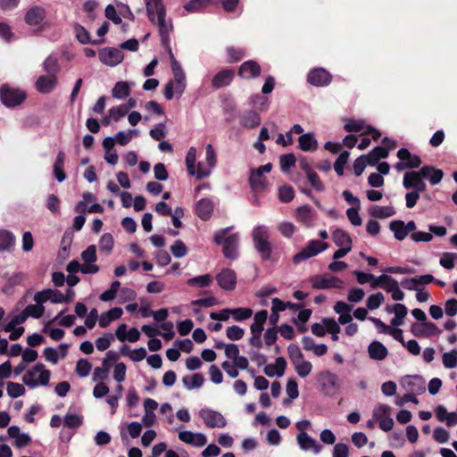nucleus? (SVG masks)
<instances>
[{
	"label": "nucleus",
	"instance_id": "3c124183",
	"mask_svg": "<svg viewBox=\"0 0 457 457\" xmlns=\"http://www.w3.org/2000/svg\"><path fill=\"white\" fill-rule=\"evenodd\" d=\"M392 281H395V279L386 274H382L377 278L374 276V278L370 283V287L373 289L378 287L385 289V287L392 285Z\"/></svg>",
	"mask_w": 457,
	"mask_h": 457
},
{
	"label": "nucleus",
	"instance_id": "72a5a7b5",
	"mask_svg": "<svg viewBox=\"0 0 457 457\" xmlns=\"http://www.w3.org/2000/svg\"><path fill=\"white\" fill-rule=\"evenodd\" d=\"M389 229L394 233L395 238L398 241H403L409 234L405 223L400 220H392L389 224Z\"/></svg>",
	"mask_w": 457,
	"mask_h": 457
},
{
	"label": "nucleus",
	"instance_id": "338daca9",
	"mask_svg": "<svg viewBox=\"0 0 457 457\" xmlns=\"http://www.w3.org/2000/svg\"><path fill=\"white\" fill-rule=\"evenodd\" d=\"M348 158H349V153L347 151H344L339 154L337 161L335 162L334 169H335V171L339 176H342L344 174V167H345V163L347 162Z\"/></svg>",
	"mask_w": 457,
	"mask_h": 457
},
{
	"label": "nucleus",
	"instance_id": "9b49d317",
	"mask_svg": "<svg viewBox=\"0 0 457 457\" xmlns=\"http://www.w3.org/2000/svg\"><path fill=\"white\" fill-rule=\"evenodd\" d=\"M199 416L209 428H224L227 425L224 416L217 411L202 409Z\"/></svg>",
	"mask_w": 457,
	"mask_h": 457
},
{
	"label": "nucleus",
	"instance_id": "09e8293b",
	"mask_svg": "<svg viewBox=\"0 0 457 457\" xmlns=\"http://www.w3.org/2000/svg\"><path fill=\"white\" fill-rule=\"evenodd\" d=\"M120 283L118 280L113 281L111 284L110 288L105 290L104 292H103L100 295V296H99L100 300L103 302H109V301L113 300L117 295L118 290L120 289Z\"/></svg>",
	"mask_w": 457,
	"mask_h": 457
},
{
	"label": "nucleus",
	"instance_id": "774afa93",
	"mask_svg": "<svg viewBox=\"0 0 457 457\" xmlns=\"http://www.w3.org/2000/svg\"><path fill=\"white\" fill-rule=\"evenodd\" d=\"M332 457H349L348 445L343 443L336 444L333 448Z\"/></svg>",
	"mask_w": 457,
	"mask_h": 457
},
{
	"label": "nucleus",
	"instance_id": "5701e85b",
	"mask_svg": "<svg viewBox=\"0 0 457 457\" xmlns=\"http://www.w3.org/2000/svg\"><path fill=\"white\" fill-rule=\"evenodd\" d=\"M318 145L312 132L302 134L298 138V147L303 152H314L318 149Z\"/></svg>",
	"mask_w": 457,
	"mask_h": 457
},
{
	"label": "nucleus",
	"instance_id": "39448f33",
	"mask_svg": "<svg viewBox=\"0 0 457 457\" xmlns=\"http://www.w3.org/2000/svg\"><path fill=\"white\" fill-rule=\"evenodd\" d=\"M154 24L157 25L159 35L161 37L162 46L165 48L169 57H174V54L171 51V47L170 45V34L173 30V25L170 19H166V12L164 14H160L155 17V22Z\"/></svg>",
	"mask_w": 457,
	"mask_h": 457
},
{
	"label": "nucleus",
	"instance_id": "1a4fd4ad",
	"mask_svg": "<svg viewBox=\"0 0 457 457\" xmlns=\"http://www.w3.org/2000/svg\"><path fill=\"white\" fill-rule=\"evenodd\" d=\"M312 287L314 289L342 288L344 282L337 277L329 275H316L311 278Z\"/></svg>",
	"mask_w": 457,
	"mask_h": 457
},
{
	"label": "nucleus",
	"instance_id": "e2e57ef3",
	"mask_svg": "<svg viewBox=\"0 0 457 457\" xmlns=\"http://www.w3.org/2000/svg\"><path fill=\"white\" fill-rule=\"evenodd\" d=\"M391 412V407L387 404L379 403L373 410V417L380 420L386 417H389Z\"/></svg>",
	"mask_w": 457,
	"mask_h": 457
},
{
	"label": "nucleus",
	"instance_id": "69168bd1",
	"mask_svg": "<svg viewBox=\"0 0 457 457\" xmlns=\"http://www.w3.org/2000/svg\"><path fill=\"white\" fill-rule=\"evenodd\" d=\"M205 162L211 170H212L217 164L216 152L211 144H208L205 146Z\"/></svg>",
	"mask_w": 457,
	"mask_h": 457
},
{
	"label": "nucleus",
	"instance_id": "7c9ffc66",
	"mask_svg": "<svg viewBox=\"0 0 457 457\" xmlns=\"http://www.w3.org/2000/svg\"><path fill=\"white\" fill-rule=\"evenodd\" d=\"M420 173L424 179H429L431 185L438 184L444 176L441 170L436 169L433 166H423L420 169Z\"/></svg>",
	"mask_w": 457,
	"mask_h": 457
},
{
	"label": "nucleus",
	"instance_id": "8fccbe9b",
	"mask_svg": "<svg viewBox=\"0 0 457 457\" xmlns=\"http://www.w3.org/2000/svg\"><path fill=\"white\" fill-rule=\"evenodd\" d=\"M6 391L11 398H18L25 394V387L16 382H8Z\"/></svg>",
	"mask_w": 457,
	"mask_h": 457
},
{
	"label": "nucleus",
	"instance_id": "e433bc0d",
	"mask_svg": "<svg viewBox=\"0 0 457 457\" xmlns=\"http://www.w3.org/2000/svg\"><path fill=\"white\" fill-rule=\"evenodd\" d=\"M249 183L252 190L255 192L263 191L266 187V182L262 175L253 170L251 171Z\"/></svg>",
	"mask_w": 457,
	"mask_h": 457
},
{
	"label": "nucleus",
	"instance_id": "aec40b11",
	"mask_svg": "<svg viewBox=\"0 0 457 457\" xmlns=\"http://www.w3.org/2000/svg\"><path fill=\"white\" fill-rule=\"evenodd\" d=\"M260 72V65L253 60L245 62L238 70V75L245 79L256 78L259 76Z\"/></svg>",
	"mask_w": 457,
	"mask_h": 457
},
{
	"label": "nucleus",
	"instance_id": "bf43d9fd",
	"mask_svg": "<svg viewBox=\"0 0 457 457\" xmlns=\"http://www.w3.org/2000/svg\"><path fill=\"white\" fill-rule=\"evenodd\" d=\"M443 364L447 369H453L457 367V351L445 353L443 354Z\"/></svg>",
	"mask_w": 457,
	"mask_h": 457
},
{
	"label": "nucleus",
	"instance_id": "6e6552de",
	"mask_svg": "<svg viewBox=\"0 0 457 457\" xmlns=\"http://www.w3.org/2000/svg\"><path fill=\"white\" fill-rule=\"evenodd\" d=\"M318 380L327 395H333L340 388L338 376L329 370L320 372Z\"/></svg>",
	"mask_w": 457,
	"mask_h": 457
},
{
	"label": "nucleus",
	"instance_id": "4c0bfd02",
	"mask_svg": "<svg viewBox=\"0 0 457 457\" xmlns=\"http://www.w3.org/2000/svg\"><path fill=\"white\" fill-rule=\"evenodd\" d=\"M14 243L15 238L12 232L5 229L0 230V252L11 250Z\"/></svg>",
	"mask_w": 457,
	"mask_h": 457
},
{
	"label": "nucleus",
	"instance_id": "4be33fe9",
	"mask_svg": "<svg viewBox=\"0 0 457 457\" xmlns=\"http://www.w3.org/2000/svg\"><path fill=\"white\" fill-rule=\"evenodd\" d=\"M46 18V11L43 7L34 6L29 8L24 17L25 22L29 26L39 25Z\"/></svg>",
	"mask_w": 457,
	"mask_h": 457
},
{
	"label": "nucleus",
	"instance_id": "a18cd8bd",
	"mask_svg": "<svg viewBox=\"0 0 457 457\" xmlns=\"http://www.w3.org/2000/svg\"><path fill=\"white\" fill-rule=\"evenodd\" d=\"M114 245L113 237L110 233H104L99 240V249L105 254L111 253Z\"/></svg>",
	"mask_w": 457,
	"mask_h": 457
},
{
	"label": "nucleus",
	"instance_id": "9d476101",
	"mask_svg": "<svg viewBox=\"0 0 457 457\" xmlns=\"http://www.w3.org/2000/svg\"><path fill=\"white\" fill-rule=\"evenodd\" d=\"M422 178L420 170L419 171H408L403 176V186L405 189H412L422 193L427 188Z\"/></svg>",
	"mask_w": 457,
	"mask_h": 457
},
{
	"label": "nucleus",
	"instance_id": "13d9d810",
	"mask_svg": "<svg viewBox=\"0 0 457 457\" xmlns=\"http://www.w3.org/2000/svg\"><path fill=\"white\" fill-rule=\"evenodd\" d=\"M385 290L391 294L392 299L395 301H402L404 297V293L400 289L396 280L392 281V285L385 287Z\"/></svg>",
	"mask_w": 457,
	"mask_h": 457
},
{
	"label": "nucleus",
	"instance_id": "6ab92c4d",
	"mask_svg": "<svg viewBox=\"0 0 457 457\" xmlns=\"http://www.w3.org/2000/svg\"><path fill=\"white\" fill-rule=\"evenodd\" d=\"M426 382L420 376H410L404 380V386L408 392L413 395H421L426 390Z\"/></svg>",
	"mask_w": 457,
	"mask_h": 457
},
{
	"label": "nucleus",
	"instance_id": "dca6fc26",
	"mask_svg": "<svg viewBox=\"0 0 457 457\" xmlns=\"http://www.w3.org/2000/svg\"><path fill=\"white\" fill-rule=\"evenodd\" d=\"M219 286L224 290H232L237 284V276L234 270L229 269L222 270L216 277Z\"/></svg>",
	"mask_w": 457,
	"mask_h": 457
},
{
	"label": "nucleus",
	"instance_id": "7ed1b4c3",
	"mask_svg": "<svg viewBox=\"0 0 457 457\" xmlns=\"http://www.w3.org/2000/svg\"><path fill=\"white\" fill-rule=\"evenodd\" d=\"M233 227H227L215 232L214 242L217 245H222V252L226 258L236 259L237 257V246L239 242V237L237 234H229L228 232L231 230Z\"/></svg>",
	"mask_w": 457,
	"mask_h": 457
},
{
	"label": "nucleus",
	"instance_id": "6e6d98bb",
	"mask_svg": "<svg viewBox=\"0 0 457 457\" xmlns=\"http://www.w3.org/2000/svg\"><path fill=\"white\" fill-rule=\"evenodd\" d=\"M170 252L175 258H182L187 253L186 245L180 239H178L170 246Z\"/></svg>",
	"mask_w": 457,
	"mask_h": 457
},
{
	"label": "nucleus",
	"instance_id": "473e14b6",
	"mask_svg": "<svg viewBox=\"0 0 457 457\" xmlns=\"http://www.w3.org/2000/svg\"><path fill=\"white\" fill-rule=\"evenodd\" d=\"M369 213L376 219H386L394 216L395 210L393 206L373 205L369 209Z\"/></svg>",
	"mask_w": 457,
	"mask_h": 457
},
{
	"label": "nucleus",
	"instance_id": "0eeeda50",
	"mask_svg": "<svg viewBox=\"0 0 457 457\" xmlns=\"http://www.w3.org/2000/svg\"><path fill=\"white\" fill-rule=\"evenodd\" d=\"M328 247L326 243H322L319 240H311L307 245L302 249L299 253L294 255L293 262L297 264L309 258L314 257L325 251Z\"/></svg>",
	"mask_w": 457,
	"mask_h": 457
},
{
	"label": "nucleus",
	"instance_id": "c756f323",
	"mask_svg": "<svg viewBox=\"0 0 457 457\" xmlns=\"http://www.w3.org/2000/svg\"><path fill=\"white\" fill-rule=\"evenodd\" d=\"M123 314V311L120 307H113L108 312H104L99 317V326L101 328H106L110 323L115 320H118Z\"/></svg>",
	"mask_w": 457,
	"mask_h": 457
},
{
	"label": "nucleus",
	"instance_id": "79ce46f5",
	"mask_svg": "<svg viewBox=\"0 0 457 457\" xmlns=\"http://www.w3.org/2000/svg\"><path fill=\"white\" fill-rule=\"evenodd\" d=\"M253 315V310L247 307H239L231 309V318L237 322H242L250 319Z\"/></svg>",
	"mask_w": 457,
	"mask_h": 457
},
{
	"label": "nucleus",
	"instance_id": "b1692460",
	"mask_svg": "<svg viewBox=\"0 0 457 457\" xmlns=\"http://www.w3.org/2000/svg\"><path fill=\"white\" fill-rule=\"evenodd\" d=\"M296 219L306 227H312L315 220V212L309 205H303L296 210Z\"/></svg>",
	"mask_w": 457,
	"mask_h": 457
},
{
	"label": "nucleus",
	"instance_id": "cd10ccee",
	"mask_svg": "<svg viewBox=\"0 0 457 457\" xmlns=\"http://www.w3.org/2000/svg\"><path fill=\"white\" fill-rule=\"evenodd\" d=\"M396 155L401 161H405L409 169L419 168L421 164L420 156L412 154L406 148L399 149Z\"/></svg>",
	"mask_w": 457,
	"mask_h": 457
},
{
	"label": "nucleus",
	"instance_id": "052dcab7",
	"mask_svg": "<svg viewBox=\"0 0 457 457\" xmlns=\"http://www.w3.org/2000/svg\"><path fill=\"white\" fill-rule=\"evenodd\" d=\"M245 335V330L239 326L233 325L226 329V336L229 340L236 341L241 339Z\"/></svg>",
	"mask_w": 457,
	"mask_h": 457
},
{
	"label": "nucleus",
	"instance_id": "a211bd4d",
	"mask_svg": "<svg viewBox=\"0 0 457 457\" xmlns=\"http://www.w3.org/2000/svg\"><path fill=\"white\" fill-rule=\"evenodd\" d=\"M235 76V72L232 69H224L219 71L212 80V86L215 89H219L228 86Z\"/></svg>",
	"mask_w": 457,
	"mask_h": 457
},
{
	"label": "nucleus",
	"instance_id": "37998d69",
	"mask_svg": "<svg viewBox=\"0 0 457 457\" xmlns=\"http://www.w3.org/2000/svg\"><path fill=\"white\" fill-rule=\"evenodd\" d=\"M130 93L129 84L125 81H119L115 84L112 90V95L114 98L123 99Z\"/></svg>",
	"mask_w": 457,
	"mask_h": 457
},
{
	"label": "nucleus",
	"instance_id": "412c9836",
	"mask_svg": "<svg viewBox=\"0 0 457 457\" xmlns=\"http://www.w3.org/2000/svg\"><path fill=\"white\" fill-rule=\"evenodd\" d=\"M146 12L149 20L155 22V17L166 12L162 0H145Z\"/></svg>",
	"mask_w": 457,
	"mask_h": 457
},
{
	"label": "nucleus",
	"instance_id": "2f4dec72",
	"mask_svg": "<svg viewBox=\"0 0 457 457\" xmlns=\"http://www.w3.org/2000/svg\"><path fill=\"white\" fill-rule=\"evenodd\" d=\"M267 320L268 312L266 310L257 312L254 314L253 322L250 326L251 334H262Z\"/></svg>",
	"mask_w": 457,
	"mask_h": 457
},
{
	"label": "nucleus",
	"instance_id": "f3484780",
	"mask_svg": "<svg viewBox=\"0 0 457 457\" xmlns=\"http://www.w3.org/2000/svg\"><path fill=\"white\" fill-rule=\"evenodd\" d=\"M57 85V78L54 75H42L35 82L36 89L41 94L51 93Z\"/></svg>",
	"mask_w": 457,
	"mask_h": 457
},
{
	"label": "nucleus",
	"instance_id": "4d7b16f0",
	"mask_svg": "<svg viewBox=\"0 0 457 457\" xmlns=\"http://www.w3.org/2000/svg\"><path fill=\"white\" fill-rule=\"evenodd\" d=\"M385 301V297L382 293L378 292L370 295L367 299V307L370 310L378 309Z\"/></svg>",
	"mask_w": 457,
	"mask_h": 457
},
{
	"label": "nucleus",
	"instance_id": "f257e3e1",
	"mask_svg": "<svg viewBox=\"0 0 457 457\" xmlns=\"http://www.w3.org/2000/svg\"><path fill=\"white\" fill-rule=\"evenodd\" d=\"M171 71L173 79L166 84L163 92L167 100H171L176 95L181 96L187 86L185 72L177 59H172Z\"/></svg>",
	"mask_w": 457,
	"mask_h": 457
},
{
	"label": "nucleus",
	"instance_id": "58836bf2",
	"mask_svg": "<svg viewBox=\"0 0 457 457\" xmlns=\"http://www.w3.org/2000/svg\"><path fill=\"white\" fill-rule=\"evenodd\" d=\"M182 381L187 389L192 390L201 387L204 382V378L201 373H195L191 377H184Z\"/></svg>",
	"mask_w": 457,
	"mask_h": 457
},
{
	"label": "nucleus",
	"instance_id": "2eb2a0df",
	"mask_svg": "<svg viewBox=\"0 0 457 457\" xmlns=\"http://www.w3.org/2000/svg\"><path fill=\"white\" fill-rule=\"evenodd\" d=\"M411 330L416 337H434L438 336L441 333V330L436 327V325L430 321L422 322L420 325L413 324Z\"/></svg>",
	"mask_w": 457,
	"mask_h": 457
},
{
	"label": "nucleus",
	"instance_id": "5fc2aeb1",
	"mask_svg": "<svg viewBox=\"0 0 457 457\" xmlns=\"http://www.w3.org/2000/svg\"><path fill=\"white\" fill-rule=\"evenodd\" d=\"M92 370V364L87 359H80L76 364V372L81 377H87Z\"/></svg>",
	"mask_w": 457,
	"mask_h": 457
},
{
	"label": "nucleus",
	"instance_id": "c9c22d12",
	"mask_svg": "<svg viewBox=\"0 0 457 457\" xmlns=\"http://www.w3.org/2000/svg\"><path fill=\"white\" fill-rule=\"evenodd\" d=\"M332 239L337 246L352 248V239L343 229L337 228L332 233Z\"/></svg>",
	"mask_w": 457,
	"mask_h": 457
},
{
	"label": "nucleus",
	"instance_id": "a19ab883",
	"mask_svg": "<svg viewBox=\"0 0 457 457\" xmlns=\"http://www.w3.org/2000/svg\"><path fill=\"white\" fill-rule=\"evenodd\" d=\"M293 365L300 378H306L311 374L312 370V364L310 361H305L304 358L294 362Z\"/></svg>",
	"mask_w": 457,
	"mask_h": 457
},
{
	"label": "nucleus",
	"instance_id": "ddd939ff",
	"mask_svg": "<svg viewBox=\"0 0 457 457\" xmlns=\"http://www.w3.org/2000/svg\"><path fill=\"white\" fill-rule=\"evenodd\" d=\"M296 442L299 448L303 452L312 451L313 453L318 454L322 450V445L307 433H298L296 435Z\"/></svg>",
	"mask_w": 457,
	"mask_h": 457
},
{
	"label": "nucleus",
	"instance_id": "f03ea898",
	"mask_svg": "<svg viewBox=\"0 0 457 457\" xmlns=\"http://www.w3.org/2000/svg\"><path fill=\"white\" fill-rule=\"evenodd\" d=\"M270 229L264 225H258L253 228L252 238L253 247L262 261L271 259L272 245L270 242Z\"/></svg>",
	"mask_w": 457,
	"mask_h": 457
},
{
	"label": "nucleus",
	"instance_id": "393cba45",
	"mask_svg": "<svg viewBox=\"0 0 457 457\" xmlns=\"http://www.w3.org/2000/svg\"><path fill=\"white\" fill-rule=\"evenodd\" d=\"M368 353L370 359L375 361H383L388 354L386 347L379 341L371 342L368 346Z\"/></svg>",
	"mask_w": 457,
	"mask_h": 457
},
{
	"label": "nucleus",
	"instance_id": "c03bdc74",
	"mask_svg": "<svg viewBox=\"0 0 457 457\" xmlns=\"http://www.w3.org/2000/svg\"><path fill=\"white\" fill-rule=\"evenodd\" d=\"M212 0H190L184 5V8L188 12H199L206 8Z\"/></svg>",
	"mask_w": 457,
	"mask_h": 457
},
{
	"label": "nucleus",
	"instance_id": "bb28decb",
	"mask_svg": "<svg viewBox=\"0 0 457 457\" xmlns=\"http://www.w3.org/2000/svg\"><path fill=\"white\" fill-rule=\"evenodd\" d=\"M195 210L197 216L201 220H206L211 217L213 212V204L208 198L200 199L196 204Z\"/></svg>",
	"mask_w": 457,
	"mask_h": 457
},
{
	"label": "nucleus",
	"instance_id": "f704fd0d",
	"mask_svg": "<svg viewBox=\"0 0 457 457\" xmlns=\"http://www.w3.org/2000/svg\"><path fill=\"white\" fill-rule=\"evenodd\" d=\"M369 165H375L381 158L388 156V149L383 146L374 147L368 154H364Z\"/></svg>",
	"mask_w": 457,
	"mask_h": 457
},
{
	"label": "nucleus",
	"instance_id": "f8f14e48",
	"mask_svg": "<svg viewBox=\"0 0 457 457\" xmlns=\"http://www.w3.org/2000/svg\"><path fill=\"white\" fill-rule=\"evenodd\" d=\"M307 81L314 87H326L331 82V75L323 68H314L308 73Z\"/></svg>",
	"mask_w": 457,
	"mask_h": 457
},
{
	"label": "nucleus",
	"instance_id": "0e129e2a",
	"mask_svg": "<svg viewBox=\"0 0 457 457\" xmlns=\"http://www.w3.org/2000/svg\"><path fill=\"white\" fill-rule=\"evenodd\" d=\"M81 258L84 263H90L96 262V246L95 245H88L86 250L81 253Z\"/></svg>",
	"mask_w": 457,
	"mask_h": 457
},
{
	"label": "nucleus",
	"instance_id": "20e7f679",
	"mask_svg": "<svg viewBox=\"0 0 457 457\" xmlns=\"http://www.w3.org/2000/svg\"><path fill=\"white\" fill-rule=\"evenodd\" d=\"M51 372L46 369L43 363H37L26 371L22 377L23 383L30 388L49 384Z\"/></svg>",
	"mask_w": 457,
	"mask_h": 457
},
{
	"label": "nucleus",
	"instance_id": "4468645a",
	"mask_svg": "<svg viewBox=\"0 0 457 457\" xmlns=\"http://www.w3.org/2000/svg\"><path fill=\"white\" fill-rule=\"evenodd\" d=\"M179 438L183 443L191 445L195 447H202L207 443L206 436L203 433H193L189 430L180 431Z\"/></svg>",
	"mask_w": 457,
	"mask_h": 457
},
{
	"label": "nucleus",
	"instance_id": "c85d7f7f",
	"mask_svg": "<svg viewBox=\"0 0 457 457\" xmlns=\"http://www.w3.org/2000/svg\"><path fill=\"white\" fill-rule=\"evenodd\" d=\"M240 124L248 129L254 128L261 123V117L256 111H245L240 115Z\"/></svg>",
	"mask_w": 457,
	"mask_h": 457
},
{
	"label": "nucleus",
	"instance_id": "423d86ee",
	"mask_svg": "<svg viewBox=\"0 0 457 457\" xmlns=\"http://www.w3.org/2000/svg\"><path fill=\"white\" fill-rule=\"evenodd\" d=\"M27 97L25 91L4 84L0 88V99L6 107H16Z\"/></svg>",
	"mask_w": 457,
	"mask_h": 457
},
{
	"label": "nucleus",
	"instance_id": "603ef678",
	"mask_svg": "<svg viewBox=\"0 0 457 457\" xmlns=\"http://www.w3.org/2000/svg\"><path fill=\"white\" fill-rule=\"evenodd\" d=\"M367 126L363 120H349L344 128L347 132H361L363 134Z\"/></svg>",
	"mask_w": 457,
	"mask_h": 457
},
{
	"label": "nucleus",
	"instance_id": "ea45409f",
	"mask_svg": "<svg viewBox=\"0 0 457 457\" xmlns=\"http://www.w3.org/2000/svg\"><path fill=\"white\" fill-rule=\"evenodd\" d=\"M250 104L259 112H265L270 106L269 98L259 94L253 95L250 97Z\"/></svg>",
	"mask_w": 457,
	"mask_h": 457
},
{
	"label": "nucleus",
	"instance_id": "de8ad7c7",
	"mask_svg": "<svg viewBox=\"0 0 457 457\" xmlns=\"http://www.w3.org/2000/svg\"><path fill=\"white\" fill-rule=\"evenodd\" d=\"M24 313L27 315V318L32 317L35 319H39L45 312V307L42 304H29L23 310Z\"/></svg>",
	"mask_w": 457,
	"mask_h": 457
},
{
	"label": "nucleus",
	"instance_id": "864d4df0",
	"mask_svg": "<svg viewBox=\"0 0 457 457\" xmlns=\"http://www.w3.org/2000/svg\"><path fill=\"white\" fill-rule=\"evenodd\" d=\"M62 421L64 426L75 428L82 425L83 417L78 414L67 413Z\"/></svg>",
	"mask_w": 457,
	"mask_h": 457
},
{
	"label": "nucleus",
	"instance_id": "680f3d73",
	"mask_svg": "<svg viewBox=\"0 0 457 457\" xmlns=\"http://www.w3.org/2000/svg\"><path fill=\"white\" fill-rule=\"evenodd\" d=\"M296 159L293 154H282L279 157L280 168L283 172H286L290 168L294 167Z\"/></svg>",
	"mask_w": 457,
	"mask_h": 457
},
{
	"label": "nucleus",
	"instance_id": "49530a36",
	"mask_svg": "<svg viewBox=\"0 0 457 457\" xmlns=\"http://www.w3.org/2000/svg\"><path fill=\"white\" fill-rule=\"evenodd\" d=\"M212 281V276L210 274H204L189 278L187 285L195 287H208Z\"/></svg>",
	"mask_w": 457,
	"mask_h": 457
},
{
	"label": "nucleus",
	"instance_id": "a878e982",
	"mask_svg": "<svg viewBox=\"0 0 457 457\" xmlns=\"http://www.w3.org/2000/svg\"><path fill=\"white\" fill-rule=\"evenodd\" d=\"M287 366V361L283 357H278L275 364H268L264 368V373L270 378L282 377Z\"/></svg>",
	"mask_w": 457,
	"mask_h": 457
}]
</instances>
